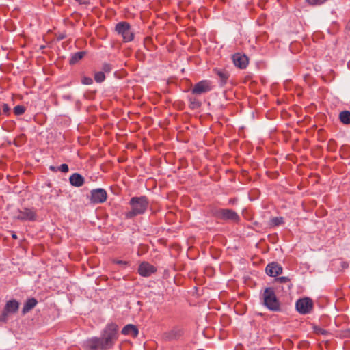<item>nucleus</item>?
<instances>
[{
  "label": "nucleus",
  "mask_w": 350,
  "mask_h": 350,
  "mask_svg": "<svg viewBox=\"0 0 350 350\" xmlns=\"http://www.w3.org/2000/svg\"><path fill=\"white\" fill-rule=\"evenodd\" d=\"M113 262L122 266H127L129 265V262L120 260H114Z\"/></svg>",
  "instance_id": "473e14b6"
},
{
  "label": "nucleus",
  "mask_w": 350,
  "mask_h": 350,
  "mask_svg": "<svg viewBox=\"0 0 350 350\" xmlns=\"http://www.w3.org/2000/svg\"><path fill=\"white\" fill-rule=\"evenodd\" d=\"M296 309L302 314L310 313L313 308V302L311 299L308 297L301 298L296 301Z\"/></svg>",
  "instance_id": "0eeeda50"
},
{
  "label": "nucleus",
  "mask_w": 350,
  "mask_h": 350,
  "mask_svg": "<svg viewBox=\"0 0 350 350\" xmlns=\"http://www.w3.org/2000/svg\"><path fill=\"white\" fill-rule=\"evenodd\" d=\"M111 71V64H109L108 63H104L102 65V71L101 72H103L104 73L105 72L109 73Z\"/></svg>",
  "instance_id": "cd10ccee"
},
{
  "label": "nucleus",
  "mask_w": 350,
  "mask_h": 350,
  "mask_svg": "<svg viewBox=\"0 0 350 350\" xmlns=\"http://www.w3.org/2000/svg\"><path fill=\"white\" fill-rule=\"evenodd\" d=\"M271 225L273 226H278L284 223V218L282 217H273L271 221Z\"/></svg>",
  "instance_id": "4be33fe9"
},
{
  "label": "nucleus",
  "mask_w": 350,
  "mask_h": 350,
  "mask_svg": "<svg viewBox=\"0 0 350 350\" xmlns=\"http://www.w3.org/2000/svg\"><path fill=\"white\" fill-rule=\"evenodd\" d=\"M157 271V268L148 262H142L138 267V273L143 277H148Z\"/></svg>",
  "instance_id": "9d476101"
},
{
  "label": "nucleus",
  "mask_w": 350,
  "mask_h": 350,
  "mask_svg": "<svg viewBox=\"0 0 350 350\" xmlns=\"http://www.w3.org/2000/svg\"><path fill=\"white\" fill-rule=\"evenodd\" d=\"M327 0H306V1L310 5H320L324 3Z\"/></svg>",
  "instance_id": "a878e982"
},
{
  "label": "nucleus",
  "mask_w": 350,
  "mask_h": 350,
  "mask_svg": "<svg viewBox=\"0 0 350 350\" xmlns=\"http://www.w3.org/2000/svg\"><path fill=\"white\" fill-rule=\"evenodd\" d=\"M265 271L268 275L275 277L282 273V267L278 262H273L267 265Z\"/></svg>",
  "instance_id": "9b49d317"
},
{
  "label": "nucleus",
  "mask_w": 350,
  "mask_h": 350,
  "mask_svg": "<svg viewBox=\"0 0 350 350\" xmlns=\"http://www.w3.org/2000/svg\"><path fill=\"white\" fill-rule=\"evenodd\" d=\"M15 217L21 221H35L36 214L32 209L25 208L23 210H18V215Z\"/></svg>",
  "instance_id": "1a4fd4ad"
},
{
  "label": "nucleus",
  "mask_w": 350,
  "mask_h": 350,
  "mask_svg": "<svg viewBox=\"0 0 350 350\" xmlns=\"http://www.w3.org/2000/svg\"><path fill=\"white\" fill-rule=\"evenodd\" d=\"M85 52L84 51H79L75 53H74L70 59V64H75L77 62H78L79 60H81L85 55Z\"/></svg>",
  "instance_id": "aec40b11"
},
{
  "label": "nucleus",
  "mask_w": 350,
  "mask_h": 350,
  "mask_svg": "<svg viewBox=\"0 0 350 350\" xmlns=\"http://www.w3.org/2000/svg\"><path fill=\"white\" fill-rule=\"evenodd\" d=\"M49 169H50L51 171L55 172L58 171V167H55L53 165H51L49 167Z\"/></svg>",
  "instance_id": "72a5a7b5"
},
{
  "label": "nucleus",
  "mask_w": 350,
  "mask_h": 350,
  "mask_svg": "<svg viewBox=\"0 0 350 350\" xmlns=\"http://www.w3.org/2000/svg\"><path fill=\"white\" fill-rule=\"evenodd\" d=\"M182 335V330L179 328H174L165 334V337L169 340L176 339Z\"/></svg>",
  "instance_id": "a211bd4d"
},
{
  "label": "nucleus",
  "mask_w": 350,
  "mask_h": 350,
  "mask_svg": "<svg viewBox=\"0 0 350 350\" xmlns=\"http://www.w3.org/2000/svg\"><path fill=\"white\" fill-rule=\"evenodd\" d=\"M314 332L317 334H321V335H325V336L327 335L329 333L327 330L323 329L318 326L314 327Z\"/></svg>",
  "instance_id": "393cba45"
},
{
  "label": "nucleus",
  "mask_w": 350,
  "mask_h": 350,
  "mask_svg": "<svg viewBox=\"0 0 350 350\" xmlns=\"http://www.w3.org/2000/svg\"><path fill=\"white\" fill-rule=\"evenodd\" d=\"M276 280L280 283H286V282H289V280H290L288 277H284V276L279 277Z\"/></svg>",
  "instance_id": "2f4dec72"
},
{
  "label": "nucleus",
  "mask_w": 350,
  "mask_h": 350,
  "mask_svg": "<svg viewBox=\"0 0 350 350\" xmlns=\"http://www.w3.org/2000/svg\"><path fill=\"white\" fill-rule=\"evenodd\" d=\"M25 111V107L23 105H16L14 107V113L16 116L22 115Z\"/></svg>",
  "instance_id": "b1692460"
},
{
  "label": "nucleus",
  "mask_w": 350,
  "mask_h": 350,
  "mask_svg": "<svg viewBox=\"0 0 350 350\" xmlns=\"http://www.w3.org/2000/svg\"><path fill=\"white\" fill-rule=\"evenodd\" d=\"M18 308L19 302L16 299H12L6 302L3 309L10 314L16 313Z\"/></svg>",
  "instance_id": "4468645a"
},
{
  "label": "nucleus",
  "mask_w": 350,
  "mask_h": 350,
  "mask_svg": "<svg viewBox=\"0 0 350 350\" xmlns=\"http://www.w3.org/2000/svg\"><path fill=\"white\" fill-rule=\"evenodd\" d=\"M69 170L68 165L67 164H62L58 167V171H60L64 173L68 172Z\"/></svg>",
  "instance_id": "c756f323"
},
{
  "label": "nucleus",
  "mask_w": 350,
  "mask_h": 350,
  "mask_svg": "<svg viewBox=\"0 0 350 350\" xmlns=\"http://www.w3.org/2000/svg\"><path fill=\"white\" fill-rule=\"evenodd\" d=\"M81 83L84 85H91L93 83V80L91 77L83 76L81 78Z\"/></svg>",
  "instance_id": "bb28decb"
},
{
  "label": "nucleus",
  "mask_w": 350,
  "mask_h": 350,
  "mask_svg": "<svg viewBox=\"0 0 350 350\" xmlns=\"http://www.w3.org/2000/svg\"><path fill=\"white\" fill-rule=\"evenodd\" d=\"M189 107L192 109L199 108L201 106V103L194 98H189Z\"/></svg>",
  "instance_id": "412c9836"
},
{
  "label": "nucleus",
  "mask_w": 350,
  "mask_h": 350,
  "mask_svg": "<svg viewBox=\"0 0 350 350\" xmlns=\"http://www.w3.org/2000/svg\"><path fill=\"white\" fill-rule=\"evenodd\" d=\"M94 79L97 83H102L105 80V75L103 72H97L94 74Z\"/></svg>",
  "instance_id": "5701e85b"
},
{
  "label": "nucleus",
  "mask_w": 350,
  "mask_h": 350,
  "mask_svg": "<svg viewBox=\"0 0 350 350\" xmlns=\"http://www.w3.org/2000/svg\"><path fill=\"white\" fill-rule=\"evenodd\" d=\"M107 191L104 189H95L90 191V202L93 204H101L106 201Z\"/></svg>",
  "instance_id": "6e6552de"
},
{
  "label": "nucleus",
  "mask_w": 350,
  "mask_h": 350,
  "mask_svg": "<svg viewBox=\"0 0 350 350\" xmlns=\"http://www.w3.org/2000/svg\"><path fill=\"white\" fill-rule=\"evenodd\" d=\"M213 215L221 220L230 221L238 223L240 221V217L233 210L228 208H219L213 212Z\"/></svg>",
  "instance_id": "39448f33"
},
{
  "label": "nucleus",
  "mask_w": 350,
  "mask_h": 350,
  "mask_svg": "<svg viewBox=\"0 0 350 350\" xmlns=\"http://www.w3.org/2000/svg\"><path fill=\"white\" fill-rule=\"evenodd\" d=\"M75 1L79 2L80 4L85 3V1H83V0H75Z\"/></svg>",
  "instance_id": "f704fd0d"
},
{
  "label": "nucleus",
  "mask_w": 350,
  "mask_h": 350,
  "mask_svg": "<svg viewBox=\"0 0 350 350\" xmlns=\"http://www.w3.org/2000/svg\"><path fill=\"white\" fill-rule=\"evenodd\" d=\"M118 338V326L116 323L108 324L100 337H92L85 341L90 350H108L111 349Z\"/></svg>",
  "instance_id": "f257e3e1"
},
{
  "label": "nucleus",
  "mask_w": 350,
  "mask_h": 350,
  "mask_svg": "<svg viewBox=\"0 0 350 350\" xmlns=\"http://www.w3.org/2000/svg\"><path fill=\"white\" fill-rule=\"evenodd\" d=\"M69 181L71 185L79 187L84 184L85 180L84 178L79 173H74L70 176Z\"/></svg>",
  "instance_id": "dca6fc26"
},
{
  "label": "nucleus",
  "mask_w": 350,
  "mask_h": 350,
  "mask_svg": "<svg viewBox=\"0 0 350 350\" xmlns=\"http://www.w3.org/2000/svg\"><path fill=\"white\" fill-rule=\"evenodd\" d=\"M213 90L212 82L209 80H202L195 84L191 90L194 95H201Z\"/></svg>",
  "instance_id": "423d86ee"
},
{
  "label": "nucleus",
  "mask_w": 350,
  "mask_h": 350,
  "mask_svg": "<svg viewBox=\"0 0 350 350\" xmlns=\"http://www.w3.org/2000/svg\"><path fill=\"white\" fill-rule=\"evenodd\" d=\"M114 31L122 37L124 42H129L134 39V32L131 25L126 21L118 23L115 26Z\"/></svg>",
  "instance_id": "20e7f679"
},
{
  "label": "nucleus",
  "mask_w": 350,
  "mask_h": 350,
  "mask_svg": "<svg viewBox=\"0 0 350 350\" xmlns=\"http://www.w3.org/2000/svg\"><path fill=\"white\" fill-rule=\"evenodd\" d=\"M213 72L219 79V85L221 87L224 86L226 84L230 77L228 72L227 70H221L218 68L214 69Z\"/></svg>",
  "instance_id": "ddd939ff"
},
{
  "label": "nucleus",
  "mask_w": 350,
  "mask_h": 350,
  "mask_svg": "<svg viewBox=\"0 0 350 350\" xmlns=\"http://www.w3.org/2000/svg\"><path fill=\"white\" fill-rule=\"evenodd\" d=\"M8 315L9 314L3 309L2 313L0 314V322L6 323L8 319Z\"/></svg>",
  "instance_id": "c85d7f7f"
},
{
  "label": "nucleus",
  "mask_w": 350,
  "mask_h": 350,
  "mask_svg": "<svg viewBox=\"0 0 350 350\" xmlns=\"http://www.w3.org/2000/svg\"><path fill=\"white\" fill-rule=\"evenodd\" d=\"M339 119L340 122L345 124H350V111H343L339 114Z\"/></svg>",
  "instance_id": "6ab92c4d"
},
{
  "label": "nucleus",
  "mask_w": 350,
  "mask_h": 350,
  "mask_svg": "<svg viewBox=\"0 0 350 350\" xmlns=\"http://www.w3.org/2000/svg\"><path fill=\"white\" fill-rule=\"evenodd\" d=\"M3 113L8 115L10 111V108L8 104H3L2 107Z\"/></svg>",
  "instance_id": "7c9ffc66"
},
{
  "label": "nucleus",
  "mask_w": 350,
  "mask_h": 350,
  "mask_svg": "<svg viewBox=\"0 0 350 350\" xmlns=\"http://www.w3.org/2000/svg\"><path fill=\"white\" fill-rule=\"evenodd\" d=\"M263 305L271 311L280 310V303L276 297L275 291L271 287L266 288L262 294Z\"/></svg>",
  "instance_id": "7ed1b4c3"
},
{
  "label": "nucleus",
  "mask_w": 350,
  "mask_h": 350,
  "mask_svg": "<svg viewBox=\"0 0 350 350\" xmlns=\"http://www.w3.org/2000/svg\"><path fill=\"white\" fill-rule=\"evenodd\" d=\"M234 65L241 69L245 68L248 64V58L245 55L236 53L232 57Z\"/></svg>",
  "instance_id": "f8f14e48"
},
{
  "label": "nucleus",
  "mask_w": 350,
  "mask_h": 350,
  "mask_svg": "<svg viewBox=\"0 0 350 350\" xmlns=\"http://www.w3.org/2000/svg\"><path fill=\"white\" fill-rule=\"evenodd\" d=\"M123 335L131 336L133 338H136L139 334L137 327L132 324H128L123 327L121 331Z\"/></svg>",
  "instance_id": "2eb2a0df"
},
{
  "label": "nucleus",
  "mask_w": 350,
  "mask_h": 350,
  "mask_svg": "<svg viewBox=\"0 0 350 350\" xmlns=\"http://www.w3.org/2000/svg\"><path fill=\"white\" fill-rule=\"evenodd\" d=\"M12 237L13 239H17V236L14 233L12 234Z\"/></svg>",
  "instance_id": "e433bc0d"
},
{
  "label": "nucleus",
  "mask_w": 350,
  "mask_h": 350,
  "mask_svg": "<svg viewBox=\"0 0 350 350\" xmlns=\"http://www.w3.org/2000/svg\"><path fill=\"white\" fill-rule=\"evenodd\" d=\"M38 304V301L35 298H29L25 302L22 308V314L24 315L31 310Z\"/></svg>",
  "instance_id": "f3484780"
},
{
  "label": "nucleus",
  "mask_w": 350,
  "mask_h": 350,
  "mask_svg": "<svg viewBox=\"0 0 350 350\" xmlns=\"http://www.w3.org/2000/svg\"><path fill=\"white\" fill-rule=\"evenodd\" d=\"M129 204L131 210L126 213V217L131 219L138 215H142L146 211L149 201L146 196L133 197L131 198Z\"/></svg>",
  "instance_id": "f03ea898"
},
{
  "label": "nucleus",
  "mask_w": 350,
  "mask_h": 350,
  "mask_svg": "<svg viewBox=\"0 0 350 350\" xmlns=\"http://www.w3.org/2000/svg\"><path fill=\"white\" fill-rule=\"evenodd\" d=\"M342 266L345 269L347 267L348 265L346 262H342Z\"/></svg>",
  "instance_id": "c9c22d12"
}]
</instances>
